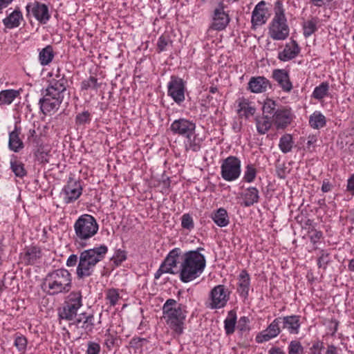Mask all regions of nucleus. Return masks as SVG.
I'll list each match as a JSON object with an SVG mask.
<instances>
[{
    "instance_id": "obj_1",
    "label": "nucleus",
    "mask_w": 354,
    "mask_h": 354,
    "mask_svg": "<svg viewBox=\"0 0 354 354\" xmlns=\"http://www.w3.org/2000/svg\"><path fill=\"white\" fill-rule=\"evenodd\" d=\"M203 248L183 252L179 248L172 249L160 264L158 270L154 274L155 279H158L163 274H175L174 268L177 267L180 258L178 270L179 279L183 283L194 281L203 272L206 266L205 256L201 253Z\"/></svg>"
},
{
    "instance_id": "obj_2",
    "label": "nucleus",
    "mask_w": 354,
    "mask_h": 354,
    "mask_svg": "<svg viewBox=\"0 0 354 354\" xmlns=\"http://www.w3.org/2000/svg\"><path fill=\"white\" fill-rule=\"evenodd\" d=\"M108 250V247L105 245L84 250L80 252L79 257L77 254H71L66 260V265L68 267H73L78 262L76 269L77 279L88 277L93 274L96 265L105 258Z\"/></svg>"
},
{
    "instance_id": "obj_3",
    "label": "nucleus",
    "mask_w": 354,
    "mask_h": 354,
    "mask_svg": "<svg viewBox=\"0 0 354 354\" xmlns=\"http://www.w3.org/2000/svg\"><path fill=\"white\" fill-rule=\"evenodd\" d=\"M186 308L174 299H168L163 304L162 317L174 337H178L184 333L187 314Z\"/></svg>"
},
{
    "instance_id": "obj_4",
    "label": "nucleus",
    "mask_w": 354,
    "mask_h": 354,
    "mask_svg": "<svg viewBox=\"0 0 354 354\" xmlns=\"http://www.w3.org/2000/svg\"><path fill=\"white\" fill-rule=\"evenodd\" d=\"M72 288V275L64 268L48 272L42 283V289L48 295L68 292Z\"/></svg>"
},
{
    "instance_id": "obj_5",
    "label": "nucleus",
    "mask_w": 354,
    "mask_h": 354,
    "mask_svg": "<svg viewBox=\"0 0 354 354\" xmlns=\"http://www.w3.org/2000/svg\"><path fill=\"white\" fill-rule=\"evenodd\" d=\"M99 225L96 219L90 214L80 216L75 222V241L81 247L87 245V241L98 232Z\"/></svg>"
},
{
    "instance_id": "obj_6",
    "label": "nucleus",
    "mask_w": 354,
    "mask_h": 354,
    "mask_svg": "<svg viewBox=\"0 0 354 354\" xmlns=\"http://www.w3.org/2000/svg\"><path fill=\"white\" fill-rule=\"evenodd\" d=\"M262 110L263 113H270L273 124L277 129H284L293 120L294 115L290 108L287 106L277 107V103L270 99H267Z\"/></svg>"
},
{
    "instance_id": "obj_7",
    "label": "nucleus",
    "mask_w": 354,
    "mask_h": 354,
    "mask_svg": "<svg viewBox=\"0 0 354 354\" xmlns=\"http://www.w3.org/2000/svg\"><path fill=\"white\" fill-rule=\"evenodd\" d=\"M289 32L283 3L278 0L274 4V16L270 24L268 34L274 40H285L288 37Z\"/></svg>"
},
{
    "instance_id": "obj_8",
    "label": "nucleus",
    "mask_w": 354,
    "mask_h": 354,
    "mask_svg": "<svg viewBox=\"0 0 354 354\" xmlns=\"http://www.w3.org/2000/svg\"><path fill=\"white\" fill-rule=\"evenodd\" d=\"M82 306V296L80 291L71 292L66 297L59 316L62 319L73 320L77 313V310Z\"/></svg>"
},
{
    "instance_id": "obj_9",
    "label": "nucleus",
    "mask_w": 354,
    "mask_h": 354,
    "mask_svg": "<svg viewBox=\"0 0 354 354\" xmlns=\"http://www.w3.org/2000/svg\"><path fill=\"white\" fill-rule=\"evenodd\" d=\"M63 100L64 94L46 88L39 100L40 110L44 115L53 114L59 109Z\"/></svg>"
},
{
    "instance_id": "obj_10",
    "label": "nucleus",
    "mask_w": 354,
    "mask_h": 354,
    "mask_svg": "<svg viewBox=\"0 0 354 354\" xmlns=\"http://www.w3.org/2000/svg\"><path fill=\"white\" fill-rule=\"evenodd\" d=\"M241 160L236 156H230L224 159L221 165V176L225 181L237 180L241 172Z\"/></svg>"
},
{
    "instance_id": "obj_11",
    "label": "nucleus",
    "mask_w": 354,
    "mask_h": 354,
    "mask_svg": "<svg viewBox=\"0 0 354 354\" xmlns=\"http://www.w3.org/2000/svg\"><path fill=\"white\" fill-rule=\"evenodd\" d=\"M185 84L183 79L172 75L167 84V94L178 104L185 101Z\"/></svg>"
},
{
    "instance_id": "obj_12",
    "label": "nucleus",
    "mask_w": 354,
    "mask_h": 354,
    "mask_svg": "<svg viewBox=\"0 0 354 354\" xmlns=\"http://www.w3.org/2000/svg\"><path fill=\"white\" fill-rule=\"evenodd\" d=\"M229 299V292L223 285L215 286L209 293L207 307L218 309L224 307Z\"/></svg>"
},
{
    "instance_id": "obj_13",
    "label": "nucleus",
    "mask_w": 354,
    "mask_h": 354,
    "mask_svg": "<svg viewBox=\"0 0 354 354\" xmlns=\"http://www.w3.org/2000/svg\"><path fill=\"white\" fill-rule=\"evenodd\" d=\"M82 187L80 180L69 178L67 184L63 187L60 194L64 201L71 203L76 201L81 196Z\"/></svg>"
},
{
    "instance_id": "obj_14",
    "label": "nucleus",
    "mask_w": 354,
    "mask_h": 354,
    "mask_svg": "<svg viewBox=\"0 0 354 354\" xmlns=\"http://www.w3.org/2000/svg\"><path fill=\"white\" fill-rule=\"evenodd\" d=\"M170 130L174 134L185 138L196 131V124L192 120L179 118L171 124Z\"/></svg>"
},
{
    "instance_id": "obj_15",
    "label": "nucleus",
    "mask_w": 354,
    "mask_h": 354,
    "mask_svg": "<svg viewBox=\"0 0 354 354\" xmlns=\"http://www.w3.org/2000/svg\"><path fill=\"white\" fill-rule=\"evenodd\" d=\"M26 10L28 14L31 13L40 23L45 24L50 19L48 8L47 6L39 1H34L27 4Z\"/></svg>"
},
{
    "instance_id": "obj_16",
    "label": "nucleus",
    "mask_w": 354,
    "mask_h": 354,
    "mask_svg": "<svg viewBox=\"0 0 354 354\" xmlns=\"http://www.w3.org/2000/svg\"><path fill=\"white\" fill-rule=\"evenodd\" d=\"M230 21L228 14L224 11L223 3H220L219 6L214 10L210 28L218 31L223 30L227 27Z\"/></svg>"
},
{
    "instance_id": "obj_17",
    "label": "nucleus",
    "mask_w": 354,
    "mask_h": 354,
    "mask_svg": "<svg viewBox=\"0 0 354 354\" xmlns=\"http://www.w3.org/2000/svg\"><path fill=\"white\" fill-rule=\"evenodd\" d=\"M280 320L281 319H279V317L274 319L266 330H263L257 335V341L261 343L276 337L281 332V328L279 326L281 324Z\"/></svg>"
},
{
    "instance_id": "obj_18",
    "label": "nucleus",
    "mask_w": 354,
    "mask_h": 354,
    "mask_svg": "<svg viewBox=\"0 0 354 354\" xmlns=\"http://www.w3.org/2000/svg\"><path fill=\"white\" fill-rule=\"evenodd\" d=\"M281 328L287 330L290 334L297 335L299 332L301 326L300 317L298 315H289L279 317Z\"/></svg>"
},
{
    "instance_id": "obj_19",
    "label": "nucleus",
    "mask_w": 354,
    "mask_h": 354,
    "mask_svg": "<svg viewBox=\"0 0 354 354\" xmlns=\"http://www.w3.org/2000/svg\"><path fill=\"white\" fill-rule=\"evenodd\" d=\"M272 77L284 92L289 93L292 89V84L287 71L284 69H274L272 72Z\"/></svg>"
},
{
    "instance_id": "obj_20",
    "label": "nucleus",
    "mask_w": 354,
    "mask_h": 354,
    "mask_svg": "<svg viewBox=\"0 0 354 354\" xmlns=\"http://www.w3.org/2000/svg\"><path fill=\"white\" fill-rule=\"evenodd\" d=\"M300 53V48L296 41L292 40L287 43L284 49L278 54V59L282 62H288L295 58Z\"/></svg>"
},
{
    "instance_id": "obj_21",
    "label": "nucleus",
    "mask_w": 354,
    "mask_h": 354,
    "mask_svg": "<svg viewBox=\"0 0 354 354\" xmlns=\"http://www.w3.org/2000/svg\"><path fill=\"white\" fill-rule=\"evenodd\" d=\"M21 128L17 125L9 133L8 148L10 151L18 153L24 148V144L20 138Z\"/></svg>"
},
{
    "instance_id": "obj_22",
    "label": "nucleus",
    "mask_w": 354,
    "mask_h": 354,
    "mask_svg": "<svg viewBox=\"0 0 354 354\" xmlns=\"http://www.w3.org/2000/svg\"><path fill=\"white\" fill-rule=\"evenodd\" d=\"M270 86L269 81L263 76L252 77L248 82V90L254 93L265 92Z\"/></svg>"
},
{
    "instance_id": "obj_23",
    "label": "nucleus",
    "mask_w": 354,
    "mask_h": 354,
    "mask_svg": "<svg viewBox=\"0 0 354 354\" xmlns=\"http://www.w3.org/2000/svg\"><path fill=\"white\" fill-rule=\"evenodd\" d=\"M266 3L263 1L259 2L254 8L252 13V23L254 26H261L265 24L267 18V10L265 8Z\"/></svg>"
},
{
    "instance_id": "obj_24",
    "label": "nucleus",
    "mask_w": 354,
    "mask_h": 354,
    "mask_svg": "<svg viewBox=\"0 0 354 354\" xmlns=\"http://www.w3.org/2000/svg\"><path fill=\"white\" fill-rule=\"evenodd\" d=\"M23 261L27 265L34 264L41 257V251L39 248L30 246L26 248L21 254Z\"/></svg>"
},
{
    "instance_id": "obj_25",
    "label": "nucleus",
    "mask_w": 354,
    "mask_h": 354,
    "mask_svg": "<svg viewBox=\"0 0 354 354\" xmlns=\"http://www.w3.org/2000/svg\"><path fill=\"white\" fill-rule=\"evenodd\" d=\"M250 286V278L248 272L245 270H242L239 277L238 292L240 295L246 299L248 296Z\"/></svg>"
},
{
    "instance_id": "obj_26",
    "label": "nucleus",
    "mask_w": 354,
    "mask_h": 354,
    "mask_svg": "<svg viewBox=\"0 0 354 354\" xmlns=\"http://www.w3.org/2000/svg\"><path fill=\"white\" fill-rule=\"evenodd\" d=\"M257 132L261 135L266 133L273 124L270 113L263 112V115L255 119Z\"/></svg>"
},
{
    "instance_id": "obj_27",
    "label": "nucleus",
    "mask_w": 354,
    "mask_h": 354,
    "mask_svg": "<svg viewBox=\"0 0 354 354\" xmlns=\"http://www.w3.org/2000/svg\"><path fill=\"white\" fill-rule=\"evenodd\" d=\"M22 20L23 15L20 10L17 8L3 19V24L6 28L12 29L19 27Z\"/></svg>"
},
{
    "instance_id": "obj_28",
    "label": "nucleus",
    "mask_w": 354,
    "mask_h": 354,
    "mask_svg": "<svg viewBox=\"0 0 354 354\" xmlns=\"http://www.w3.org/2000/svg\"><path fill=\"white\" fill-rule=\"evenodd\" d=\"M77 325L86 332H91L94 326V316L93 314L80 313L76 320Z\"/></svg>"
},
{
    "instance_id": "obj_29",
    "label": "nucleus",
    "mask_w": 354,
    "mask_h": 354,
    "mask_svg": "<svg viewBox=\"0 0 354 354\" xmlns=\"http://www.w3.org/2000/svg\"><path fill=\"white\" fill-rule=\"evenodd\" d=\"M255 107L245 98L239 99L238 101L237 112L241 117L249 118L254 114Z\"/></svg>"
},
{
    "instance_id": "obj_30",
    "label": "nucleus",
    "mask_w": 354,
    "mask_h": 354,
    "mask_svg": "<svg viewBox=\"0 0 354 354\" xmlns=\"http://www.w3.org/2000/svg\"><path fill=\"white\" fill-rule=\"evenodd\" d=\"M211 218L220 227H226L230 223L227 212L223 207L213 212L211 214Z\"/></svg>"
},
{
    "instance_id": "obj_31",
    "label": "nucleus",
    "mask_w": 354,
    "mask_h": 354,
    "mask_svg": "<svg viewBox=\"0 0 354 354\" xmlns=\"http://www.w3.org/2000/svg\"><path fill=\"white\" fill-rule=\"evenodd\" d=\"M242 197L245 207L252 206L259 201V191L254 187H250L245 189V192L242 194Z\"/></svg>"
},
{
    "instance_id": "obj_32",
    "label": "nucleus",
    "mask_w": 354,
    "mask_h": 354,
    "mask_svg": "<svg viewBox=\"0 0 354 354\" xmlns=\"http://www.w3.org/2000/svg\"><path fill=\"white\" fill-rule=\"evenodd\" d=\"M184 144L186 151L196 152L201 148V140L196 137L195 132L185 137Z\"/></svg>"
},
{
    "instance_id": "obj_33",
    "label": "nucleus",
    "mask_w": 354,
    "mask_h": 354,
    "mask_svg": "<svg viewBox=\"0 0 354 354\" xmlns=\"http://www.w3.org/2000/svg\"><path fill=\"white\" fill-rule=\"evenodd\" d=\"M55 56L54 50L50 45L46 46L39 53V62L41 66L48 65Z\"/></svg>"
},
{
    "instance_id": "obj_34",
    "label": "nucleus",
    "mask_w": 354,
    "mask_h": 354,
    "mask_svg": "<svg viewBox=\"0 0 354 354\" xmlns=\"http://www.w3.org/2000/svg\"><path fill=\"white\" fill-rule=\"evenodd\" d=\"M326 124V117L320 112H314L309 118L310 126L315 129L325 127Z\"/></svg>"
},
{
    "instance_id": "obj_35",
    "label": "nucleus",
    "mask_w": 354,
    "mask_h": 354,
    "mask_svg": "<svg viewBox=\"0 0 354 354\" xmlns=\"http://www.w3.org/2000/svg\"><path fill=\"white\" fill-rule=\"evenodd\" d=\"M293 145L294 141L291 134L286 133L279 139V147L283 153H287L291 151Z\"/></svg>"
},
{
    "instance_id": "obj_36",
    "label": "nucleus",
    "mask_w": 354,
    "mask_h": 354,
    "mask_svg": "<svg viewBox=\"0 0 354 354\" xmlns=\"http://www.w3.org/2000/svg\"><path fill=\"white\" fill-rule=\"evenodd\" d=\"M19 91L13 89L1 91L0 92V105H9L18 96Z\"/></svg>"
},
{
    "instance_id": "obj_37",
    "label": "nucleus",
    "mask_w": 354,
    "mask_h": 354,
    "mask_svg": "<svg viewBox=\"0 0 354 354\" xmlns=\"http://www.w3.org/2000/svg\"><path fill=\"white\" fill-rule=\"evenodd\" d=\"M236 318V313L234 310H232L228 312L224 321V328L227 335H231L234 332Z\"/></svg>"
},
{
    "instance_id": "obj_38",
    "label": "nucleus",
    "mask_w": 354,
    "mask_h": 354,
    "mask_svg": "<svg viewBox=\"0 0 354 354\" xmlns=\"http://www.w3.org/2000/svg\"><path fill=\"white\" fill-rule=\"evenodd\" d=\"M67 86L68 80H60V79H59L57 80H49L48 86L46 88L64 94V93L66 91Z\"/></svg>"
},
{
    "instance_id": "obj_39",
    "label": "nucleus",
    "mask_w": 354,
    "mask_h": 354,
    "mask_svg": "<svg viewBox=\"0 0 354 354\" xmlns=\"http://www.w3.org/2000/svg\"><path fill=\"white\" fill-rule=\"evenodd\" d=\"M328 90L329 84L327 82H323L315 88L312 97L318 100H322L328 95Z\"/></svg>"
},
{
    "instance_id": "obj_40",
    "label": "nucleus",
    "mask_w": 354,
    "mask_h": 354,
    "mask_svg": "<svg viewBox=\"0 0 354 354\" xmlns=\"http://www.w3.org/2000/svg\"><path fill=\"white\" fill-rule=\"evenodd\" d=\"M102 83L98 82L97 78L94 76H90L88 78L84 80L81 82L82 90L92 89L97 91L100 88Z\"/></svg>"
},
{
    "instance_id": "obj_41",
    "label": "nucleus",
    "mask_w": 354,
    "mask_h": 354,
    "mask_svg": "<svg viewBox=\"0 0 354 354\" xmlns=\"http://www.w3.org/2000/svg\"><path fill=\"white\" fill-rule=\"evenodd\" d=\"M318 20L316 18H313L304 23V35L305 37H308L312 35L317 30Z\"/></svg>"
},
{
    "instance_id": "obj_42",
    "label": "nucleus",
    "mask_w": 354,
    "mask_h": 354,
    "mask_svg": "<svg viewBox=\"0 0 354 354\" xmlns=\"http://www.w3.org/2000/svg\"><path fill=\"white\" fill-rule=\"evenodd\" d=\"M10 169L17 177L23 178L27 174L24 168V165L17 160H10Z\"/></svg>"
},
{
    "instance_id": "obj_43",
    "label": "nucleus",
    "mask_w": 354,
    "mask_h": 354,
    "mask_svg": "<svg viewBox=\"0 0 354 354\" xmlns=\"http://www.w3.org/2000/svg\"><path fill=\"white\" fill-rule=\"evenodd\" d=\"M257 176V169L252 164H248L245 167L243 180L247 183H252L254 180Z\"/></svg>"
},
{
    "instance_id": "obj_44",
    "label": "nucleus",
    "mask_w": 354,
    "mask_h": 354,
    "mask_svg": "<svg viewBox=\"0 0 354 354\" xmlns=\"http://www.w3.org/2000/svg\"><path fill=\"white\" fill-rule=\"evenodd\" d=\"M250 319L248 317L243 316L240 317L238 321L237 329L241 335H246L250 330Z\"/></svg>"
},
{
    "instance_id": "obj_45",
    "label": "nucleus",
    "mask_w": 354,
    "mask_h": 354,
    "mask_svg": "<svg viewBox=\"0 0 354 354\" xmlns=\"http://www.w3.org/2000/svg\"><path fill=\"white\" fill-rule=\"evenodd\" d=\"M172 41L169 35H161L157 41V48L159 52H162L167 50L168 46L171 45Z\"/></svg>"
},
{
    "instance_id": "obj_46",
    "label": "nucleus",
    "mask_w": 354,
    "mask_h": 354,
    "mask_svg": "<svg viewBox=\"0 0 354 354\" xmlns=\"http://www.w3.org/2000/svg\"><path fill=\"white\" fill-rule=\"evenodd\" d=\"M342 147L344 146H352L354 144V135L351 131H344L339 136Z\"/></svg>"
},
{
    "instance_id": "obj_47",
    "label": "nucleus",
    "mask_w": 354,
    "mask_h": 354,
    "mask_svg": "<svg viewBox=\"0 0 354 354\" xmlns=\"http://www.w3.org/2000/svg\"><path fill=\"white\" fill-rule=\"evenodd\" d=\"M288 351V354H302L304 348L299 341L293 340L290 342Z\"/></svg>"
},
{
    "instance_id": "obj_48",
    "label": "nucleus",
    "mask_w": 354,
    "mask_h": 354,
    "mask_svg": "<svg viewBox=\"0 0 354 354\" xmlns=\"http://www.w3.org/2000/svg\"><path fill=\"white\" fill-rule=\"evenodd\" d=\"M36 160L40 163L45 164L49 162V153L44 148H39L35 153Z\"/></svg>"
},
{
    "instance_id": "obj_49",
    "label": "nucleus",
    "mask_w": 354,
    "mask_h": 354,
    "mask_svg": "<svg viewBox=\"0 0 354 354\" xmlns=\"http://www.w3.org/2000/svg\"><path fill=\"white\" fill-rule=\"evenodd\" d=\"M106 299L109 301L111 306H115L120 299L118 290L112 288L107 290Z\"/></svg>"
},
{
    "instance_id": "obj_50",
    "label": "nucleus",
    "mask_w": 354,
    "mask_h": 354,
    "mask_svg": "<svg viewBox=\"0 0 354 354\" xmlns=\"http://www.w3.org/2000/svg\"><path fill=\"white\" fill-rule=\"evenodd\" d=\"M181 226L183 228L192 230L194 227V223L192 216L189 214H184L181 217Z\"/></svg>"
},
{
    "instance_id": "obj_51",
    "label": "nucleus",
    "mask_w": 354,
    "mask_h": 354,
    "mask_svg": "<svg viewBox=\"0 0 354 354\" xmlns=\"http://www.w3.org/2000/svg\"><path fill=\"white\" fill-rule=\"evenodd\" d=\"M27 343V339L24 335H16L14 344L19 351L24 352L26 349Z\"/></svg>"
},
{
    "instance_id": "obj_52",
    "label": "nucleus",
    "mask_w": 354,
    "mask_h": 354,
    "mask_svg": "<svg viewBox=\"0 0 354 354\" xmlns=\"http://www.w3.org/2000/svg\"><path fill=\"white\" fill-rule=\"evenodd\" d=\"M91 121V114L88 111L78 113L75 118V122L78 125L88 123Z\"/></svg>"
},
{
    "instance_id": "obj_53",
    "label": "nucleus",
    "mask_w": 354,
    "mask_h": 354,
    "mask_svg": "<svg viewBox=\"0 0 354 354\" xmlns=\"http://www.w3.org/2000/svg\"><path fill=\"white\" fill-rule=\"evenodd\" d=\"M127 259V254L125 251L118 250L116 251L115 255L113 257L112 260L115 266H120L124 261Z\"/></svg>"
},
{
    "instance_id": "obj_54",
    "label": "nucleus",
    "mask_w": 354,
    "mask_h": 354,
    "mask_svg": "<svg viewBox=\"0 0 354 354\" xmlns=\"http://www.w3.org/2000/svg\"><path fill=\"white\" fill-rule=\"evenodd\" d=\"M148 343V340L142 337H133L131 339L129 344L131 347L136 349L142 348Z\"/></svg>"
},
{
    "instance_id": "obj_55",
    "label": "nucleus",
    "mask_w": 354,
    "mask_h": 354,
    "mask_svg": "<svg viewBox=\"0 0 354 354\" xmlns=\"http://www.w3.org/2000/svg\"><path fill=\"white\" fill-rule=\"evenodd\" d=\"M101 350L100 345L95 342L89 341L87 343L86 354H99Z\"/></svg>"
},
{
    "instance_id": "obj_56",
    "label": "nucleus",
    "mask_w": 354,
    "mask_h": 354,
    "mask_svg": "<svg viewBox=\"0 0 354 354\" xmlns=\"http://www.w3.org/2000/svg\"><path fill=\"white\" fill-rule=\"evenodd\" d=\"M329 261H330L329 254L326 252L324 250L322 251V254L317 260V264H318L319 267L326 269Z\"/></svg>"
},
{
    "instance_id": "obj_57",
    "label": "nucleus",
    "mask_w": 354,
    "mask_h": 354,
    "mask_svg": "<svg viewBox=\"0 0 354 354\" xmlns=\"http://www.w3.org/2000/svg\"><path fill=\"white\" fill-rule=\"evenodd\" d=\"M50 76L51 78L49 80H57L59 79H60V80H68L65 74L61 72V69L59 68H57L56 69L53 68Z\"/></svg>"
},
{
    "instance_id": "obj_58",
    "label": "nucleus",
    "mask_w": 354,
    "mask_h": 354,
    "mask_svg": "<svg viewBox=\"0 0 354 354\" xmlns=\"http://www.w3.org/2000/svg\"><path fill=\"white\" fill-rule=\"evenodd\" d=\"M324 348V343L321 341H316L310 347V354H322V350Z\"/></svg>"
},
{
    "instance_id": "obj_59",
    "label": "nucleus",
    "mask_w": 354,
    "mask_h": 354,
    "mask_svg": "<svg viewBox=\"0 0 354 354\" xmlns=\"http://www.w3.org/2000/svg\"><path fill=\"white\" fill-rule=\"evenodd\" d=\"M105 345L107 348H111L114 346L117 339L114 335L110 333L105 334Z\"/></svg>"
},
{
    "instance_id": "obj_60",
    "label": "nucleus",
    "mask_w": 354,
    "mask_h": 354,
    "mask_svg": "<svg viewBox=\"0 0 354 354\" xmlns=\"http://www.w3.org/2000/svg\"><path fill=\"white\" fill-rule=\"evenodd\" d=\"M322 237V232L321 231L313 230L310 235V239L313 244L317 243Z\"/></svg>"
},
{
    "instance_id": "obj_61",
    "label": "nucleus",
    "mask_w": 354,
    "mask_h": 354,
    "mask_svg": "<svg viewBox=\"0 0 354 354\" xmlns=\"http://www.w3.org/2000/svg\"><path fill=\"white\" fill-rule=\"evenodd\" d=\"M347 191L354 195V174L348 179Z\"/></svg>"
},
{
    "instance_id": "obj_62",
    "label": "nucleus",
    "mask_w": 354,
    "mask_h": 354,
    "mask_svg": "<svg viewBox=\"0 0 354 354\" xmlns=\"http://www.w3.org/2000/svg\"><path fill=\"white\" fill-rule=\"evenodd\" d=\"M332 189V185L328 182L324 180L322 183V191L323 192H328Z\"/></svg>"
},
{
    "instance_id": "obj_63",
    "label": "nucleus",
    "mask_w": 354,
    "mask_h": 354,
    "mask_svg": "<svg viewBox=\"0 0 354 354\" xmlns=\"http://www.w3.org/2000/svg\"><path fill=\"white\" fill-rule=\"evenodd\" d=\"M337 348L333 344L328 345L325 354H337Z\"/></svg>"
},
{
    "instance_id": "obj_64",
    "label": "nucleus",
    "mask_w": 354,
    "mask_h": 354,
    "mask_svg": "<svg viewBox=\"0 0 354 354\" xmlns=\"http://www.w3.org/2000/svg\"><path fill=\"white\" fill-rule=\"evenodd\" d=\"M269 354H285V353L279 347H273L269 350Z\"/></svg>"
}]
</instances>
